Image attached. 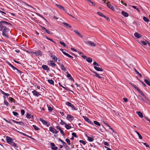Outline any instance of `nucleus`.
I'll use <instances>...</instances> for the list:
<instances>
[{"label":"nucleus","mask_w":150,"mask_h":150,"mask_svg":"<svg viewBox=\"0 0 150 150\" xmlns=\"http://www.w3.org/2000/svg\"><path fill=\"white\" fill-rule=\"evenodd\" d=\"M7 24V25H11V24L8 23L7 22L4 21H1L0 22V31L3 30L4 28V26H3V25Z\"/></svg>","instance_id":"1"},{"label":"nucleus","mask_w":150,"mask_h":150,"mask_svg":"<svg viewBox=\"0 0 150 150\" xmlns=\"http://www.w3.org/2000/svg\"><path fill=\"white\" fill-rule=\"evenodd\" d=\"M49 130L51 132L54 134H57L58 132V131L52 127H49Z\"/></svg>","instance_id":"2"},{"label":"nucleus","mask_w":150,"mask_h":150,"mask_svg":"<svg viewBox=\"0 0 150 150\" xmlns=\"http://www.w3.org/2000/svg\"><path fill=\"white\" fill-rule=\"evenodd\" d=\"M40 120L44 124L46 125L47 127L50 126V124L48 123L47 121L44 120L42 118H40Z\"/></svg>","instance_id":"3"},{"label":"nucleus","mask_w":150,"mask_h":150,"mask_svg":"<svg viewBox=\"0 0 150 150\" xmlns=\"http://www.w3.org/2000/svg\"><path fill=\"white\" fill-rule=\"evenodd\" d=\"M33 54H35L37 56H41L42 55V52L40 51H38L35 52H32Z\"/></svg>","instance_id":"4"},{"label":"nucleus","mask_w":150,"mask_h":150,"mask_svg":"<svg viewBox=\"0 0 150 150\" xmlns=\"http://www.w3.org/2000/svg\"><path fill=\"white\" fill-rule=\"evenodd\" d=\"M67 119L69 121H71L74 119L73 117L70 115H68L67 117Z\"/></svg>","instance_id":"5"},{"label":"nucleus","mask_w":150,"mask_h":150,"mask_svg":"<svg viewBox=\"0 0 150 150\" xmlns=\"http://www.w3.org/2000/svg\"><path fill=\"white\" fill-rule=\"evenodd\" d=\"M66 104L67 105L71 107L72 109V110H76L75 108L73 105L71 103H70L69 102H67L66 103Z\"/></svg>","instance_id":"6"},{"label":"nucleus","mask_w":150,"mask_h":150,"mask_svg":"<svg viewBox=\"0 0 150 150\" xmlns=\"http://www.w3.org/2000/svg\"><path fill=\"white\" fill-rule=\"evenodd\" d=\"M110 2L108 3H107V6L110 9H111L112 11H114L115 10V8L113 6H112L110 4Z\"/></svg>","instance_id":"7"},{"label":"nucleus","mask_w":150,"mask_h":150,"mask_svg":"<svg viewBox=\"0 0 150 150\" xmlns=\"http://www.w3.org/2000/svg\"><path fill=\"white\" fill-rule=\"evenodd\" d=\"M50 145L52 149L56 150L57 149V147L55 146L54 143H50Z\"/></svg>","instance_id":"8"},{"label":"nucleus","mask_w":150,"mask_h":150,"mask_svg":"<svg viewBox=\"0 0 150 150\" xmlns=\"http://www.w3.org/2000/svg\"><path fill=\"white\" fill-rule=\"evenodd\" d=\"M87 43L88 45L94 47H95L96 46V45L95 43L91 41H88L87 42Z\"/></svg>","instance_id":"9"},{"label":"nucleus","mask_w":150,"mask_h":150,"mask_svg":"<svg viewBox=\"0 0 150 150\" xmlns=\"http://www.w3.org/2000/svg\"><path fill=\"white\" fill-rule=\"evenodd\" d=\"M32 93H33V94L37 96H38L40 95V94L38 92H37L35 90H34L32 92Z\"/></svg>","instance_id":"10"},{"label":"nucleus","mask_w":150,"mask_h":150,"mask_svg":"<svg viewBox=\"0 0 150 150\" xmlns=\"http://www.w3.org/2000/svg\"><path fill=\"white\" fill-rule=\"evenodd\" d=\"M55 5L59 9H62L64 11H66V9H65V8L61 6V5L57 4H56Z\"/></svg>","instance_id":"11"},{"label":"nucleus","mask_w":150,"mask_h":150,"mask_svg":"<svg viewBox=\"0 0 150 150\" xmlns=\"http://www.w3.org/2000/svg\"><path fill=\"white\" fill-rule=\"evenodd\" d=\"M139 93L146 100H148V98L146 97V95L143 93V92L139 90Z\"/></svg>","instance_id":"12"},{"label":"nucleus","mask_w":150,"mask_h":150,"mask_svg":"<svg viewBox=\"0 0 150 150\" xmlns=\"http://www.w3.org/2000/svg\"><path fill=\"white\" fill-rule=\"evenodd\" d=\"M6 140L7 142L9 144H11V142H12L11 138L8 136L6 137Z\"/></svg>","instance_id":"13"},{"label":"nucleus","mask_w":150,"mask_h":150,"mask_svg":"<svg viewBox=\"0 0 150 150\" xmlns=\"http://www.w3.org/2000/svg\"><path fill=\"white\" fill-rule=\"evenodd\" d=\"M94 68L97 71H103V69L101 68L96 66H94Z\"/></svg>","instance_id":"14"},{"label":"nucleus","mask_w":150,"mask_h":150,"mask_svg":"<svg viewBox=\"0 0 150 150\" xmlns=\"http://www.w3.org/2000/svg\"><path fill=\"white\" fill-rule=\"evenodd\" d=\"M134 35L136 37H137V38H140L142 37L141 35H140V34L138 33L137 32L135 33H134Z\"/></svg>","instance_id":"15"},{"label":"nucleus","mask_w":150,"mask_h":150,"mask_svg":"<svg viewBox=\"0 0 150 150\" xmlns=\"http://www.w3.org/2000/svg\"><path fill=\"white\" fill-rule=\"evenodd\" d=\"M11 120H12V121L13 122H14L15 123H18L19 124H20V125H23V123L22 122L16 121L15 120H12V119Z\"/></svg>","instance_id":"16"},{"label":"nucleus","mask_w":150,"mask_h":150,"mask_svg":"<svg viewBox=\"0 0 150 150\" xmlns=\"http://www.w3.org/2000/svg\"><path fill=\"white\" fill-rule=\"evenodd\" d=\"M130 84L132 85V86L135 89L137 90L138 91L140 90L138 88L137 86L135 84H134L133 83H130Z\"/></svg>","instance_id":"17"},{"label":"nucleus","mask_w":150,"mask_h":150,"mask_svg":"<svg viewBox=\"0 0 150 150\" xmlns=\"http://www.w3.org/2000/svg\"><path fill=\"white\" fill-rule=\"evenodd\" d=\"M83 117L86 121L90 123H91V121L90 120L89 118L85 116H83Z\"/></svg>","instance_id":"18"},{"label":"nucleus","mask_w":150,"mask_h":150,"mask_svg":"<svg viewBox=\"0 0 150 150\" xmlns=\"http://www.w3.org/2000/svg\"><path fill=\"white\" fill-rule=\"evenodd\" d=\"M60 50L65 55L67 56L68 55V54H68L66 52L65 50H63L62 49H60Z\"/></svg>","instance_id":"19"},{"label":"nucleus","mask_w":150,"mask_h":150,"mask_svg":"<svg viewBox=\"0 0 150 150\" xmlns=\"http://www.w3.org/2000/svg\"><path fill=\"white\" fill-rule=\"evenodd\" d=\"M50 65L51 66H55L56 64L54 62L52 61H50L49 62Z\"/></svg>","instance_id":"20"},{"label":"nucleus","mask_w":150,"mask_h":150,"mask_svg":"<svg viewBox=\"0 0 150 150\" xmlns=\"http://www.w3.org/2000/svg\"><path fill=\"white\" fill-rule=\"evenodd\" d=\"M122 13L124 16L126 17H127L128 16V14L127 12L123 11H122Z\"/></svg>","instance_id":"21"},{"label":"nucleus","mask_w":150,"mask_h":150,"mask_svg":"<svg viewBox=\"0 0 150 150\" xmlns=\"http://www.w3.org/2000/svg\"><path fill=\"white\" fill-rule=\"evenodd\" d=\"M74 32L76 33L79 37L81 38H83L82 35H81V34L79 33L77 30H74Z\"/></svg>","instance_id":"22"},{"label":"nucleus","mask_w":150,"mask_h":150,"mask_svg":"<svg viewBox=\"0 0 150 150\" xmlns=\"http://www.w3.org/2000/svg\"><path fill=\"white\" fill-rule=\"evenodd\" d=\"M4 30H3V32H5L6 33L7 32H8L9 31V30L6 27H4Z\"/></svg>","instance_id":"23"},{"label":"nucleus","mask_w":150,"mask_h":150,"mask_svg":"<svg viewBox=\"0 0 150 150\" xmlns=\"http://www.w3.org/2000/svg\"><path fill=\"white\" fill-rule=\"evenodd\" d=\"M137 114L139 116L141 117H143V115L142 113L141 112H137Z\"/></svg>","instance_id":"24"},{"label":"nucleus","mask_w":150,"mask_h":150,"mask_svg":"<svg viewBox=\"0 0 150 150\" xmlns=\"http://www.w3.org/2000/svg\"><path fill=\"white\" fill-rule=\"evenodd\" d=\"M26 117L28 118V119H31L33 117V116L32 115H31L30 114L27 113L26 115Z\"/></svg>","instance_id":"25"},{"label":"nucleus","mask_w":150,"mask_h":150,"mask_svg":"<svg viewBox=\"0 0 150 150\" xmlns=\"http://www.w3.org/2000/svg\"><path fill=\"white\" fill-rule=\"evenodd\" d=\"M138 98L141 100H142L143 102H145V100H144V99H143L142 97L139 95H138Z\"/></svg>","instance_id":"26"},{"label":"nucleus","mask_w":150,"mask_h":150,"mask_svg":"<svg viewBox=\"0 0 150 150\" xmlns=\"http://www.w3.org/2000/svg\"><path fill=\"white\" fill-rule=\"evenodd\" d=\"M62 23L66 27H68L69 28H71V26L68 23Z\"/></svg>","instance_id":"27"},{"label":"nucleus","mask_w":150,"mask_h":150,"mask_svg":"<svg viewBox=\"0 0 150 150\" xmlns=\"http://www.w3.org/2000/svg\"><path fill=\"white\" fill-rule=\"evenodd\" d=\"M135 132H136L137 134H138V136H139V138L140 139H142V136L140 135V134H139V133L137 131H135Z\"/></svg>","instance_id":"28"},{"label":"nucleus","mask_w":150,"mask_h":150,"mask_svg":"<svg viewBox=\"0 0 150 150\" xmlns=\"http://www.w3.org/2000/svg\"><path fill=\"white\" fill-rule=\"evenodd\" d=\"M8 65L10 66L14 70H16V69L15 67L13 66L10 63L8 62Z\"/></svg>","instance_id":"29"},{"label":"nucleus","mask_w":150,"mask_h":150,"mask_svg":"<svg viewBox=\"0 0 150 150\" xmlns=\"http://www.w3.org/2000/svg\"><path fill=\"white\" fill-rule=\"evenodd\" d=\"M42 29L43 30H45V32L48 34H50V31H49L46 28H44V27H42Z\"/></svg>","instance_id":"30"},{"label":"nucleus","mask_w":150,"mask_h":150,"mask_svg":"<svg viewBox=\"0 0 150 150\" xmlns=\"http://www.w3.org/2000/svg\"><path fill=\"white\" fill-rule=\"evenodd\" d=\"M95 76L98 77V78H99V79H101L102 78V77L99 74H97V73H95Z\"/></svg>","instance_id":"31"},{"label":"nucleus","mask_w":150,"mask_h":150,"mask_svg":"<svg viewBox=\"0 0 150 150\" xmlns=\"http://www.w3.org/2000/svg\"><path fill=\"white\" fill-rule=\"evenodd\" d=\"M3 120L6 121V122H7L10 124L11 125H12V123L11 122L10 120H7L5 118H4Z\"/></svg>","instance_id":"32"},{"label":"nucleus","mask_w":150,"mask_h":150,"mask_svg":"<svg viewBox=\"0 0 150 150\" xmlns=\"http://www.w3.org/2000/svg\"><path fill=\"white\" fill-rule=\"evenodd\" d=\"M145 82L149 86H150V81L147 79H144Z\"/></svg>","instance_id":"33"},{"label":"nucleus","mask_w":150,"mask_h":150,"mask_svg":"<svg viewBox=\"0 0 150 150\" xmlns=\"http://www.w3.org/2000/svg\"><path fill=\"white\" fill-rule=\"evenodd\" d=\"M2 35L3 36L5 37L6 38H8V35H7V34L6 33H5L4 32H2Z\"/></svg>","instance_id":"34"},{"label":"nucleus","mask_w":150,"mask_h":150,"mask_svg":"<svg viewBox=\"0 0 150 150\" xmlns=\"http://www.w3.org/2000/svg\"><path fill=\"white\" fill-rule=\"evenodd\" d=\"M86 61L88 62H91L92 61V59L90 58H87L86 59Z\"/></svg>","instance_id":"35"},{"label":"nucleus","mask_w":150,"mask_h":150,"mask_svg":"<svg viewBox=\"0 0 150 150\" xmlns=\"http://www.w3.org/2000/svg\"><path fill=\"white\" fill-rule=\"evenodd\" d=\"M42 67L43 69H44L46 70H48V67L47 65H43L42 66Z\"/></svg>","instance_id":"36"},{"label":"nucleus","mask_w":150,"mask_h":150,"mask_svg":"<svg viewBox=\"0 0 150 150\" xmlns=\"http://www.w3.org/2000/svg\"><path fill=\"white\" fill-rule=\"evenodd\" d=\"M143 19L146 22H148L149 21L148 19L145 17H143Z\"/></svg>","instance_id":"37"},{"label":"nucleus","mask_w":150,"mask_h":150,"mask_svg":"<svg viewBox=\"0 0 150 150\" xmlns=\"http://www.w3.org/2000/svg\"><path fill=\"white\" fill-rule=\"evenodd\" d=\"M87 137L88 138V140L90 142H91L93 141V139L91 137Z\"/></svg>","instance_id":"38"},{"label":"nucleus","mask_w":150,"mask_h":150,"mask_svg":"<svg viewBox=\"0 0 150 150\" xmlns=\"http://www.w3.org/2000/svg\"><path fill=\"white\" fill-rule=\"evenodd\" d=\"M65 127L67 129H69L71 127L66 124L65 125Z\"/></svg>","instance_id":"39"},{"label":"nucleus","mask_w":150,"mask_h":150,"mask_svg":"<svg viewBox=\"0 0 150 150\" xmlns=\"http://www.w3.org/2000/svg\"><path fill=\"white\" fill-rule=\"evenodd\" d=\"M67 76L68 78H70V79L71 80H72L73 81H74V80L73 79V78L71 77V75L70 74H67Z\"/></svg>","instance_id":"40"},{"label":"nucleus","mask_w":150,"mask_h":150,"mask_svg":"<svg viewBox=\"0 0 150 150\" xmlns=\"http://www.w3.org/2000/svg\"><path fill=\"white\" fill-rule=\"evenodd\" d=\"M48 81L51 84H53L54 83V81L52 80L49 79L48 80Z\"/></svg>","instance_id":"41"},{"label":"nucleus","mask_w":150,"mask_h":150,"mask_svg":"<svg viewBox=\"0 0 150 150\" xmlns=\"http://www.w3.org/2000/svg\"><path fill=\"white\" fill-rule=\"evenodd\" d=\"M94 123L95 125H98V126H100V124L97 121H94Z\"/></svg>","instance_id":"42"},{"label":"nucleus","mask_w":150,"mask_h":150,"mask_svg":"<svg viewBox=\"0 0 150 150\" xmlns=\"http://www.w3.org/2000/svg\"><path fill=\"white\" fill-rule=\"evenodd\" d=\"M134 71L137 73V74H138L140 77H142V75L138 71L135 69H134Z\"/></svg>","instance_id":"43"},{"label":"nucleus","mask_w":150,"mask_h":150,"mask_svg":"<svg viewBox=\"0 0 150 150\" xmlns=\"http://www.w3.org/2000/svg\"><path fill=\"white\" fill-rule=\"evenodd\" d=\"M33 128L35 129V130H38L39 129V128L37 127L35 125H33Z\"/></svg>","instance_id":"44"},{"label":"nucleus","mask_w":150,"mask_h":150,"mask_svg":"<svg viewBox=\"0 0 150 150\" xmlns=\"http://www.w3.org/2000/svg\"><path fill=\"white\" fill-rule=\"evenodd\" d=\"M97 13V14H98L99 16H102V17L104 16V15L103 13H101L100 12H98Z\"/></svg>","instance_id":"45"},{"label":"nucleus","mask_w":150,"mask_h":150,"mask_svg":"<svg viewBox=\"0 0 150 150\" xmlns=\"http://www.w3.org/2000/svg\"><path fill=\"white\" fill-rule=\"evenodd\" d=\"M60 43L62 46H63L64 47H66V45L65 44V43L63 42L62 41H60L59 42Z\"/></svg>","instance_id":"46"},{"label":"nucleus","mask_w":150,"mask_h":150,"mask_svg":"<svg viewBox=\"0 0 150 150\" xmlns=\"http://www.w3.org/2000/svg\"><path fill=\"white\" fill-rule=\"evenodd\" d=\"M45 37L46 38V39H48V40H50V41L53 42H54V43H55V42L54 41L52 40V39H51L48 37H46L45 36Z\"/></svg>","instance_id":"47"},{"label":"nucleus","mask_w":150,"mask_h":150,"mask_svg":"<svg viewBox=\"0 0 150 150\" xmlns=\"http://www.w3.org/2000/svg\"><path fill=\"white\" fill-rule=\"evenodd\" d=\"M48 110L49 111H51L53 110V108L51 106H49L48 107Z\"/></svg>","instance_id":"48"},{"label":"nucleus","mask_w":150,"mask_h":150,"mask_svg":"<svg viewBox=\"0 0 150 150\" xmlns=\"http://www.w3.org/2000/svg\"><path fill=\"white\" fill-rule=\"evenodd\" d=\"M53 60L55 62H57V57L55 56H54L53 57Z\"/></svg>","instance_id":"49"},{"label":"nucleus","mask_w":150,"mask_h":150,"mask_svg":"<svg viewBox=\"0 0 150 150\" xmlns=\"http://www.w3.org/2000/svg\"><path fill=\"white\" fill-rule=\"evenodd\" d=\"M13 113L14 115L16 116H17L18 115V113L17 112H16L13 111Z\"/></svg>","instance_id":"50"},{"label":"nucleus","mask_w":150,"mask_h":150,"mask_svg":"<svg viewBox=\"0 0 150 150\" xmlns=\"http://www.w3.org/2000/svg\"><path fill=\"white\" fill-rule=\"evenodd\" d=\"M66 141L68 145H70V141L68 139H66Z\"/></svg>","instance_id":"51"},{"label":"nucleus","mask_w":150,"mask_h":150,"mask_svg":"<svg viewBox=\"0 0 150 150\" xmlns=\"http://www.w3.org/2000/svg\"><path fill=\"white\" fill-rule=\"evenodd\" d=\"M79 142H80V143H82V144H83L84 145H85L86 144V143L84 141H83V140H80L79 141Z\"/></svg>","instance_id":"52"},{"label":"nucleus","mask_w":150,"mask_h":150,"mask_svg":"<svg viewBox=\"0 0 150 150\" xmlns=\"http://www.w3.org/2000/svg\"><path fill=\"white\" fill-rule=\"evenodd\" d=\"M10 144L14 146H16V144L13 142L12 141L11 142V144Z\"/></svg>","instance_id":"53"},{"label":"nucleus","mask_w":150,"mask_h":150,"mask_svg":"<svg viewBox=\"0 0 150 150\" xmlns=\"http://www.w3.org/2000/svg\"><path fill=\"white\" fill-rule=\"evenodd\" d=\"M60 124L62 125H66V123H65L63 121L61 120V122H60Z\"/></svg>","instance_id":"54"},{"label":"nucleus","mask_w":150,"mask_h":150,"mask_svg":"<svg viewBox=\"0 0 150 150\" xmlns=\"http://www.w3.org/2000/svg\"><path fill=\"white\" fill-rule=\"evenodd\" d=\"M93 65H96L98 66H100V65L98 63H97L96 62H94L93 63Z\"/></svg>","instance_id":"55"},{"label":"nucleus","mask_w":150,"mask_h":150,"mask_svg":"<svg viewBox=\"0 0 150 150\" xmlns=\"http://www.w3.org/2000/svg\"><path fill=\"white\" fill-rule=\"evenodd\" d=\"M61 69L64 71H65L66 68L64 67V66L62 64L61 66Z\"/></svg>","instance_id":"56"},{"label":"nucleus","mask_w":150,"mask_h":150,"mask_svg":"<svg viewBox=\"0 0 150 150\" xmlns=\"http://www.w3.org/2000/svg\"><path fill=\"white\" fill-rule=\"evenodd\" d=\"M141 143H142L146 147H149V145L147 144V143H143V142H141Z\"/></svg>","instance_id":"57"},{"label":"nucleus","mask_w":150,"mask_h":150,"mask_svg":"<svg viewBox=\"0 0 150 150\" xmlns=\"http://www.w3.org/2000/svg\"><path fill=\"white\" fill-rule=\"evenodd\" d=\"M86 0L87 1H88L89 2H90V3H91L93 5V6L95 5V4L91 0Z\"/></svg>","instance_id":"58"},{"label":"nucleus","mask_w":150,"mask_h":150,"mask_svg":"<svg viewBox=\"0 0 150 150\" xmlns=\"http://www.w3.org/2000/svg\"><path fill=\"white\" fill-rule=\"evenodd\" d=\"M21 114L22 115H23L25 113V111L24 110H22L21 111Z\"/></svg>","instance_id":"59"},{"label":"nucleus","mask_w":150,"mask_h":150,"mask_svg":"<svg viewBox=\"0 0 150 150\" xmlns=\"http://www.w3.org/2000/svg\"><path fill=\"white\" fill-rule=\"evenodd\" d=\"M132 7L136 9L138 11H139V10L138 8H137V7L134 6H132Z\"/></svg>","instance_id":"60"},{"label":"nucleus","mask_w":150,"mask_h":150,"mask_svg":"<svg viewBox=\"0 0 150 150\" xmlns=\"http://www.w3.org/2000/svg\"><path fill=\"white\" fill-rule=\"evenodd\" d=\"M142 43L144 45H147V43L146 42L144 41H141Z\"/></svg>","instance_id":"61"},{"label":"nucleus","mask_w":150,"mask_h":150,"mask_svg":"<svg viewBox=\"0 0 150 150\" xmlns=\"http://www.w3.org/2000/svg\"><path fill=\"white\" fill-rule=\"evenodd\" d=\"M4 103L6 106H8V103L5 100H4Z\"/></svg>","instance_id":"62"},{"label":"nucleus","mask_w":150,"mask_h":150,"mask_svg":"<svg viewBox=\"0 0 150 150\" xmlns=\"http://www.w3.org/2000/svg\"><path fill=\"white\" fill-rule=\"evenodd\" d=\"M16 70L17 71V73H18V74H21V72L19 70H18V69H16Z\"/></svg>","instance_id":"63"},{"label":"nucleus","mask_w":150,"mask_h":150,"mask_svg":"<svg viewBox=\"0 0 150 150\" xmlns=\"http://www.w3.org/2000/svg\"><path fill=\"white\" fill-rule=\"evenodd\" d=\"M103 17L105 18L108 21H110V19L108 17L105 16V15Z\"/></svg>","instance_id":"64"}]
</instances>
